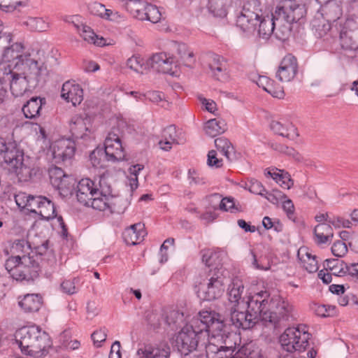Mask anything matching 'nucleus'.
<instances>
[{"instance_id": "1", "label": "nucleus", "mask_w": 358, "mask_h": 358, "mask_svg": "<svg viewBox=\"0 0 358 358\" xmlns=\"http://www.w3.org/2000/svg\"><path fill=\"white\" fill-rule=\"evenodd\" d=\"M104 192L101 180L96 185L90 178H83L77 185L76 196L80 203L102 211L107 215L123 213L126 208L122 203L124 201Z\"/></svg>"}, {"instance_id": "2", "label": "nucleus", "mask_w": 358, "mask_h": 358, "mask_svg": "<svg viewBox=\"0 0 358 358\" xmlns=\"http://www.w3.org/2000/svg\"><path fill=\"white\" fill-rule=\"evenodd\" d=\"M15 338L21 352L35 358L45 356L51 345L49 335L36 326L19 329Z\"/></svg>"}, {"instance_id": "3", "label": "nucleus", "mask_w": 358, "mask_h": 358, "mask_svg": "<svg viewBox=\"0 0 358 358\" xmlns=\"http://www.w3.org/2000/svg\"><path fill=\"white\" fill-rule=\"evenodd\" d=\"M263 299L261 311L262 320L269 322L275 326L282 322L289 321L293 318V306L289 302L279 295L270 297L267 291L256 293Z\"/></svg>"}, {"instance_id": "4", "label": "nucleus", "mask_w": 358, "mask_h": 358, "mask_svg": "<svg viewBox=\"0 0 358 358\" xmlns=\"http://www.w3.org/2000/svg\"><path fill=\"white\" fill-rule=\"evenodd\" d=\"M264 300L258 294L248 298L246 302L248 308L246 312L239 311L236 307H228L225 311V315L230 317V321L236 328L243 329H249L258 322L262 320L261 311Z\"/></svg>"}, {"instance_id": "5", "label": "nucleus", "mask_w": 358, "mask_h": 358, "mask_svg": "<svg viewBox=\"0 0 358 358\" xmlns=\"http://www.w3.org/2000/svg\"><path fill=\"white\" fill-rule=\"evenodd\" d=\"M24 153L15 142L6 143L0 138V162L5 168L20 179L27 180L31 176L30 170L23 164Z\"/></svg>"}, {"instance_id": "6", "label": "nucleus", "mask_w": 358, "mask_h": 358, "mask_svg": "<svg viewBox=\"0 0 358 358\" xmlns=\"http://www.w3.org/2000/svg\"><path fill=\"white\" fill-rule=\"evenodd\" d=\"M10 276L16 280H29L38 275L39 263L33 257L12 256L5 263Z\"/></svg>"}, {"instance_id": "7", "label": "nucleus", "mask_w": 358, "mask_h": 358, "mask_svg": "<svg viewBox=\"0 0 358 358\" xmlns=\"http://www.w3.org/2000/svg\"><path fill=\"white\" fill-rule=\"evenodd\" d=\"M46 71L43 63L36 62V70L31 69V66L27 64H18L17 62L13 66H6L3 71V80L8 82L10 90L15 88L25 87L28 83L27 74L29 73L37 78L40 75Z\"/></svg>"}, {"instance_id": "8", "label": "nucleus", "mask_w": 358, "mask_h": 358, "mask_svg": "<svg viewBox=\"0 0 358 358\" xmlns=\"http://www.w3.org/2000/svg\"><path fill=\"white\" fill-rule=\"evenodd\" d=\"M1 59L3 62L8 63L7 66H13L17 62L18 64H29L31 69L36 70V62L38 60L31 58L28 52H23L24 45L22 42H13V35L11 34V38L2 46Z\"/></svg>"}, {"instance_id": "9", "label": "nucleus", "mask_w": 358, "mask_h": 358, "mask_svg": "<svg viewBox=\"0 0 358 358\" xmlns=\"http://www.w3.org/2000/svg\"><path fill=\"white\" fill-rule=\"evenodd\" d=\"M310 334L304 327H289L280 336L282 348L288 352L304 351L308 345Z\"/></svg>"}, {"instance_id": "10", "label": "nucleus", "mask_w": 358, "mask_h": 358, "mask_svg": "<svg viewBox=\"0 0 358 358\" xmlns=\"http://www.w3.org/2000/svg\"><path fill=\"white\" fill-rule=\"evenodd\" d=\"M199 329L192 324L189 320H185V324L180 327V354L187 355L196 350L199 343L206 345L208 334L200 331Z\"/></svg>"}, {"instance_id": "11", "label": "nucleus", "mask_w": 358, "mask_h": 358, "mask_svg": "<svg viewBox=\"0 0 358 358\" xmlns=\"http://www.w3.org/2000/svg\"><path fill=\"white\" fill-rule=\"evenodd\" d=\"M127 10L139 20H148L157 23L161 20L162 14L158 8L146 1L128 0L125 3Z\"/></svg>"}, {"instance_id": "12", "label": "nucleus", "mask_w": 358, "mask_h": 358, "mask_svg": "<svg viewBox=\"0 0 358 358\" xmlns=\"http://www.w3.org/2000/svg\"><path fill=\"white\" fill-rule=\"evenodd\" d=\"M148 70L151 69L154 72L168 74L173 78L178 77V64L176 60L166 52L153 54L147 60Z\"/></svg>"}, {"instance_id": "13", "label": "nucleus", "mask_w": 358, "mask_h": 358, "mask_svg": "<svg viewBox=\"0 0 358 358\" xmlns=\"http://www.w3.org/2000/svg\"><path fill=\"white\" fill-rule=\"evenodd\" d=\"M210 278L206 286H203L199 292V296L203 300L212 301L220 297L225 289L228 279L218 269L208 275Z\"/></svg>"}, {"instance_id": "14", "label": "nucleus", "mask_w": 358, "mask_h": 358, "mask_svg": "<svg viewBox=\"0 0 358 358\" xmlns=\"http://www.w3.org/2000/svg\"><path fill=\"white\" fill-rule=\"evenodd\" d=\"M281 3L275 10L280 20L285 19V22L294 23L303 19L306 14L304 4L297 3L292 0H285Z\"/></svg>"}, {"instance_id": "15", "label": "nucleus", "mask_w": 358, "mask_h": 358, "mask_svg": "<svg viewBox=\"0 0 358 358\" xmlns=\"http://www.w3.org/2000/svg\"><path fill=\"white\" fill-rule=\"evenodd\" d=\"M251 6L250 2L245 3L236 20L237 26L248 35L255 34L257 30L258 18L260 16L250 9Z\"/></svg>"}, {"instance_id": "16", "label": "nucleus", "mask_w": 358, "mask_h": 358, "mask_svg": "<svg viewBox=\"0 0 358 358\" xmlns=\"http://www.w3.org/2000/svg\"><path fill=\"white\" fill-rule=\"evenodd\" d=\"M29 210L39 215L43 220H49L55 218L56 210L54 203L43 196H35L31 198Z\"/></svg>"}, {"instance_id": "17", "label": "nucleus", "mask_w": 358, "mask_h": 358, "mask_svg": "<svg viewBox=\"0 0 358 358\" xmlns=\"http://www.w3.org/2000/svg\"><path fill=\"white\" fill-rule=\"evenodd\" d=\"M105 158L108 161L116 162L125 159L124 150L120 136L114 132H110L104 142Z\"/></svg>"}, {"instance_id": "18", "label": "nucleus", "mask_w": 358, "mask_h": 358, "mask_svg": "<svg viewBox=\"0 0 358 358\" xmlns=\"http://www.w3.org/2000/svg\"><path fill=\"white\" fill-rule=\"evenodd\" d=\"M194 312L188 309L187 311L180 310V315L182 316H185V320H189L192 325L196 327L200 331H205L207 333L206 330L210 325V323L215 321L217 319L215 317L216 313L213 311L208 310H202L199 313L198 316H193L191 317L192 315L194 314Z\"/></svg>"}, {"instance_id": "19", "label": "nucleus", "mask_w": 358, "mask_h": 358, "mask_svg": "<svg viewBox=\"0 0 358 358\" xmlns=\"http://www.w3.org/2000/svg\"><path fill=\"white\" fill-rule=\"evenodd\" d=\"M297 71L298 64L296 57L288 55L281 61L276 76L279 80L287 83L295 77Z\"/></svg>"}, {"instance_id": "20", "label": "nucleus", "mask_w": 358, "mask_h": 358, "mask_svg": "<svg viewBox=\"0 0 358 358\" xmlns=\"http://www.w3.org/2000/svg\"><path fill=\"white\" fill-rule=\"evenodd\" d=\"M75 151V143L69 139L59 140L55 143L52 147L53 157L63 162L71 159Z\"/></svg>"}, {"instance_id": "21", "label": "nucleus", "mask_w": 358, "mask_h": 358, "mask_svg": "<svg viewBox=\"0 0 358 358\" xmlns=\"http://www.w3.org/2000/svg\"><path fill=\"white\" fill-rule=\"evenodd\" d=\"M168 350L155 343H143L139 345L136 355L139 358H168Z\"/></svg>"}, {"instance_id": "22", "label": "nucleus", "mask_w": 358, "mask_h": 358, "mask_svg": "<svg viewBox=\"0 0 358 358\" xmlns=\"http://www.w3.org/2000/svg\"><path fill=\"white\" fill-rule=\"evenodd\" d=\"M208 202L206 209H211L213 210L220 209L224 211L230 210L234 212L236 209L234 199L231 197H226L222 199L220 194H213L206 198Z\"/></svg>"}, {"instance_id": "23", "label": "nucleus", "mask_w": 358, "mask_h": 358, "mask_svg": "<svg viewBox=\"0 0 358 358\" xmlns=\"http://www.w3.org/2000/svg\"><path fill=\"white\" fill-rule=\"evenodd\" d=\"M87 119L80 115H74L69 123L70 131L75 139H87L90 130L87 126Z\"/></svg>"}, {"instance_id": "24", "label": "nucleus", "mask_w": 358, "mask_h": 358, "mask_svg": "<svg viewBox=\"0 0 358 358\" xmlns=\"http://www.w3.org/2000/svg\"><path fill=\"white\" fill-rule=\"evenodd\" d=\"M211 76L216 80L225 82L229 79L226 62L223 57L214 55L208 64Z\"/></svg>"}, {"instance_id": "25", "label": "nucleus", "mask_w": 358, "mask_h": 358, "mask_svg": "<svg viewBox=\"0 0 358 358\" xmlns=\"http://www.w3.org/2000/svg\"><path fill=\"white\" fill-rule=\"evenodd\" d=\"M20 298H18L19 306L26 313L38 312L43 303V297L38 294H27Z\"/></svg>"}, {"instance_id": "26", "label": "nucleus", "mask_w": 358, "mask_h": 358, "mask_svg": "<svg viewBox=\"0 0 358 358\" xmlns=\"http://www.w3.org/2000/svg\"><path fill=\"white\" fill-rule=\"evenodd\" d=\"M275 28L274 13L271 15L259 16L257 26V32L263 39H268L274 34Z\"/></svg>"}, {"instance_id": "27", "label": "nucleus", "mask_w": 358, "mask_h": 358, "mask_svg": "<svg viewBox=\"0 0 358 358\" xmlns=\"http://www.w3.org/2000/svg\"><path fill=\"white\" fill-rule=\"evenodd\" d=\"M145 235L144 225L136 223L131 225L123 232V238L127 245H136L141 242Z\"/></svg>"}, {"instance_id": "28", "label": "nucleus", "mask_w": 358, "mask_h": 358, "mask_svg": "<svg viewBox=\"0 0 358 358\" xmlns=\"http://www.w3.org/2000/svg\"><path fill=\"white\" fill-rule=\"evenodd\" d=\"M243 291L244 285L242 280L238 278H234L227 289L229 307H237L239 305Z\"/></svg>"}, {"instance_id": "29", "label": "nucleus", "mask_w": 358, "mask_h": 358, "mask_svg": "<svg viewBox=\"0 0 358 358\" xmlns=\"http://www.w3.org/2000/svg\"><path fill=\"white\" fill-rule=\"evenodd\" d=\"M315 241L317 245L331 242L334 236L331 226L327 223H320L314 229Z\"/></svg>"}, {"instance_id": "30", "label": "nucleus", "mask_w": 358, "mask_h": 358, "mask_svg": "<svg viewBox=\"0 0 358 358\" xmlns=\"http://www.w3.org/2000/svg\"><path fill=\"white\" fill-rule=\"evenodd\" d=\"M45 99L41 97H32L22 107V112L26 118L32 119L39 115L42 105Z\"/></svg>"}, {"instance_id": "31", "label": "nucleus", "mask_w": 358, "mask_h": 358, "mask_svg": "<svg viewBox=\"0 0 358 358\" xmlns=\"http://www.w3.org/2000/svg\"><path fill=\"white\" fill-rule=\"evenodd\" d=\"M10 250L15 256L33 257L38 261V257L34 255L30 243L25 239L15 240L12 244Z\"/></svg>"}, {"instance_id": "32", "label": "nucleus", "mask_w": 358, "mask_h": 358, "mask_svg": "<svg viewBox=\"0 0 358 358\" xmlns=\"http://www.w3.org/2000/svg\"><path fill=\"white\" fill-rule=\"evenodd\" d=\"M164 320L169 331H175L176 339L178 340L179 337V332H176L179 327L178 317L179 310L178 307H169L164 310Z\"/></svg>"}, {"instance_id": "33", "label": "nucleus", "mask_w": 358, "mask_h": 358, "mask_svg": "<svg viewBox=\"0 0 358 358\" xmlns=\"http://www.w3.org/2000/svg\"><path fill=\"white\" fill-rule=\"evenodd\" d=\"M266 174L269 175L284 189H289L294 185V180L291 176L284 170L273 169L271 171H268Z\"/></svg>"}, {"instance_id": "34", "label": "nucleus", "mask_w": 358, "mask_h": 358, "mask_svg": "<svg viewBox=\"0 0 358 358\" xmlns=\"http://www.w3.org/2000/svg\"><path fill=\"white\" fill-rule=\"evenodd\" d=\"M204 130L208 136L215 137L227 130V124L222 119H211L206 122Z\"/></svg>"}, {"instance_id": "35", "label": "nucleus", "mask_w": 358, "mask_h": 358, "mask_svg": "<svg viewBox=\"0 0 358 358\" xmlns=\"http://www.w3.org/2000/svg\"><path fill=\"white\" fill-rule=\"evenodd\" d=\"M274 19H275V28L274 30L273 35L275 36L276 38L285 41L286 40L291 33V24L292 22H285V19H280L278 17L276 16V12H274Z\"/></svg>"}, {"instance_id": "36", "label": "nucleus", "mask_w": 358, "mask_h": 358, "mask_svg": "<svg viewBox=\"0 0 358 358\" xmlns=\"http://www.w3.org/2000/svg\"><path fill=\"white\" fill-rule=\"evenodd\" d=\"M127 96H131L138 100H149L154 103H158L162 101L164 95L162 91H145L142 93L141 91H130L127 92Z\"/></svg>"}, {"instance_id": "37", "label": "nucleus", "mask_w": 358, "mask_h": 358, "mask_svg": "<svg viewBox=\"0 0 358 358\" xmlns=\"http://www.w3.org/2000/svg\"><path fill=\"white\" fill-rule=\"evenodd\" d=\"M163 136L164 138V141H160L159 143L160 148L162 150L168 151L171 148L172 144H178V134L176 128L174 125H170L164 129L163 131Z\"/></svg>"}, {"instance_id": "38", "label": "nucleus", "mask_w": 358, "mask_h": 358, "mask_svg": "<svg viewBox=\"0 0 358 358\" xmlns=\"http://www.w3.org/2000/svg\"><path fill=\"white\" fill-rule=\"evenodd\" d=\"M196 64V58L193 50L186 44L180 43V67L192 69Z\"/></svg>"}, {"instance_id": "39", "label": "nucleus", "mask_w": 358, "mask_h": 358, "mask_svg": "<svg viewBox=\"0 0 358 358\" xmlns=\"http://www.w3.org/2000/svg\"><path fill=\"white\" fill-rule=\"evenodd\" d=\"M340 41L341 45L343 49H358V36L357 34L354 31H349L341 32Z\"/></svg>"}, {"instance_id": "40", "label": "nucleus", "mask_w": 358, "mask_h": 358, "mask_svg": "<svg viewBox=\"0 0 358 358\" xmlns=\"http://www.w3.org/2000/svg\"><path fill=\"white\" fill-rule=\"evenodd\" d=\"M215 145L218 151L222 152L226 158L231 161V155L234 154V148L231 143L226 138L220 137L215 140Z\"/></svg>"}, {"instance_id": "41", "label": "nucleus", "mask_w": 358, "mask_h": 358, "mask_svg": "<svg viewBox=\"0 0 358 358\" xmlns=\"http://www.w3.org/2000/svg\"><path fill=\"white\" fill-rule=\"evenodd\" d=\"M230 0H209L208 8L215 15L224 17L227 15V7Z\"/></svg>"}, {"instance_id": "42", "label": "nucleus", "mask_w": 358, "mask_h": 358, "mask_svg": "<svg viewBox=\"0 0 358 358\" xmlns=\"http://www.w3.org/2000/svg\"><path fill=\"white\" fill-rule=\"evenodd\" d=\"M22 24L32 31H44L48 28V24L41 17H29Z\"/></svg>"}, {"instance_id": "43", "label": "nucleus", "mask_w": 358, "mask_h": 358, "mask_svg": "<svg viewBox=\"0 0 358 358\" xmlns=\"http://www.w3.org/2000/svg\"><path fill=\"white\" fill-rule=\"evenodd\" d=\"M271 129L277 134L283 137L290 138V131H294L295 128L292 123L282 124L278 121L273 120L270 124Z\"/></svg>"}, {"instance_id": "44", "label": "nucleus", "mask_w": 358, "mask_h": 358, "mask_svg": "<svg viewBox=\"0 0 358 358\" xmlns=\"http://www.w3.org/2000/svg\"><path fill=\"white\" fill-rule=\"evenodd\" d=\"M80 36L83 39L90 43L101 46L104 44L103 38H99L98 36L94 34L93 30L88 26L81 24Z\"/></svg>"}, {"instance_id": "45", "label": "nucleus", "mask_w": 358, "mask_h": 358, "mask_svg": "<svg viewBox=\"0 0 358 358\" xmlns=\"http://www.w3.org/2000/svg\"><path fill=\"white\" fill-rule=\"evenodd\" d=\"M127 66L139 73H144L148 70L147 61L144 62L143 58L138 56H132L128 59Z\"/></svg>"}, {"instance_id": "46", "label": "nucleus", "mask_w": 358, "mask_h": 358, "mask_svg": "<svg viewBox=\"0 0 358 358\" xmlns=\"http://www.w3.org/2000/svg\"><path fill=\"white\" fill-rule=\"evenodd\" d=\"M75 181L74 180L67 176L64 177L62 180H60V184L58 186H55V188L57 189L59 194L63 196H67L71 195L74 189Z\"/></svg>"}, {"instance_id": "47", "label": "nucleus", "mask_w": 358, "mask_h": 358, "mask_svg": "<svg viewBox=\"0 0 358 358\" xmlns=\"http://www.w3.org/2000/svg\"><path fill=\"white\" fill-rule=\"evenodd\" d=\"M144 166L143 164H137L129 168V176L127 177L129 185L131 192L136 189L138 187V175L139 172L143 170Z\"/></svg>"}, {"instance_id": "48", "label": "nucleus", "mask_w": 358, "mask_h": 358, "mask_svg": "<svg viewBox=\"0 0 358 358\" xmlns=\"http://www.w3.org/2000/svg\"><path fill=\"white\" fill-rule=\"evenodd\" d=\"M226 326L223 323V322L220 319L217 318L215 321L213 322V323H210V325H209V327L206 330L208 334V338L209 337L210 333L212 334L213 336H222L223 337L224 335L226 334Z\"/></svg>"}, {"instance_id": "49", "label": "nucleus", "mask_w": 358, "mask_h": 358, "mask_svg": "<svg viewBox=\"0 0 358 358\" xmlns=\"http://www.w3.org/2000/svg\"><path fill=\"white\" fill-rule=\"evenodd\" d=\"M303 266L309 273H315L318 270L317 261L316 260V256L312 255L309 252H306L305 257L302 256L300 258Z\"/></svg>"}, {"instance_id": "50", "label": "nucleus", "mask_w": 358, "mask_h": 358, "mask_svg": "<svg viewBox=\"0 0 358 358\" xmlns=\"http://www.w3.org/2000/svg\"><path fill=\"white\" fill-rule=\"evenodd\" d=\"M50 180L52 185L55 187L60 184V180H62L64 177L68 175L65 174L64 171L57 166H52L48 170Z\"/></svg>"}, {"instance_id": "51", "label": "nucleus", "mask_w": 358, "mask_h": 358, "mask_svg": "<svg viewBox=\"0 0 358 358\" xmlns=\"http://www.w3.org/2000/svg\"><path fill=\"white\" fill-rule=\"evenodd\" d=\"M80 282L79 278H73L72 280H65L61 284L62 291L69 295L78 292V287L77 285Z\"/></svg>"}, {"instance_id": "52", "label": "nucleus", "mask_w": 358, "mask_h": 358, "mask_svg": "<svg viewBox=\"0 0 358 358\" xmlns=\"http://www.w3.org/2000/svg\"><path fill=\"white\" fill-rule=\"evenodd\" d=\"M273 150L284 154L285 155H287L290 157H292L296 161L301 160V155L300 154L295 150L293 148H289L285 145L283 144H275L272 145Z\"/></svg>"}, {"instance_id": "53", "label": "nucleus", "mask_w": 358, "mask_h": 358, "mask_svg": "<svg viewBox=\"0 0 358 358\" xmlns=\"http://www.w3.org/2000/svg\"><path fill=\"white\" fill-rule=\"evenodd\" d=\"M62 97L76 106L83 100V91H67L66 93L62 94Z\"/></svg>"}, {"instance_id": "54", "label": "nucleus", "mask_w": 358, "mask_h": 358, "mask_svg": "<svg viewBox=\"0 0 358 358\" xmlns=\"http://www.w3.org/2000/svg\"><path fill=\"white\" fill-rule=\"evenodd\" d=\"M315 313L322 317H332L335 315V306L315 304L313 306Z\"/></svg>"}, {"instance_id": "55", "label": "nucleus", "mask_w": 358, "mask_h": 358, "mask_svg": "<svg viewBox=\"0 0 358 358\" xmlns=\"http://www.w3.org/2000/svg\"><path fill=\"white\" fill-rule=\"evenodd\" d=\"M105 157V153L102 149L96 148L90 155V160L94 168L103 167L102 158Z\"/></svg>"}, {"instance_id": "56", "label": "nucleus", "mask_w": 358, "mask_h": 358, "mask_svg": "<svg viewBox=\"0 0 358 358\" xmlns=\"http://www.w3.org/2000/svg\"><path fill=\"white\" fill-rule=\"evenodd\" d=\"M207 165L215 169H219L223 166V160L217 157V151L211 150L208 152Z\"/></svg>"}, {"instance_id": "57", "label": "nucleus", "mask_w": 358, "mask_h": 358, "mask_svg": "<svg viewBox=\"0 0 358 358\" xmlns=\"http://www.w3.org/2000/svg\"><path fill=\"white\" fill-rule=\"evenodd\" d=\"M35 196L27 194L24 192H20L15 196V200L16 204L22 208H27L29 210L30 208L29 203L31 201V198H34Z\"/></svg>"}, {"instance_id": "58", "label": "nucleus", "mask_w": 358, "mask_h": 358, "mask_svg": "<svg viewBox=\"0 0 358 358\" xmlns=\"http://www.w3.org/2000/svg\"><path fill=\"white\" fill-rule=\"evenodd\" d=\"M248 189L250 192L261 196H264L266 191L263 185L255 179H252L248 184Z\"/></svg>"}, {"instance_id": "59", "label": "nucleus", "mask_w": 358, "mask_h": 358, "mask_svg": "<svg viewBox=\"0 0 358 358\" xmlns=\"http://www.w3.org/2000/svg\"><path fill=\"white\" fill-rule=\"evenodd\" d=\"M347 251L348 248L345 243L341 241H336L331 247L332 254L338 257H343Z\"/></svg>"}, {"instance_id": "60", "label": "nucleus", "mask_w": 358, "mask_h": 358, "mask_svg": "<svg viewBox=\"0 0 358 358\" xmlns=\"http://www.w3.org/2000/svg\"><path fill=\"white\" fill-rule=\"evenodd\" d=\"M92 339L97 346H100V344L105 341L107 337L106 329L105 328L100 329L94 331L91 336Z\"/></svg>"}, {"instance_id": "61", "label": "nucleus", "mask_w": 358, "mask_h": 358, "mask_svg": "<svg viewBox=\"0 0 358 358\" xmlns=\"http://www.w3.org/2000/svg\"><path fill=\"white\" fill-rule=\"evenodd\" d=\"M87 87L89 86L86 83H79L75 80H69L63 83L62 90H84Z\"/></svg>"}, {"instance_id": "62", "label": "nucleus", "mask_w": 358, "mask_h": 358, "mask_svg": "<svg viewBox=\"0 0 358 358\" xmlns=\"http://www.w3.org/2000/svg\"><path fill=\"white\" fill-rule=\"evenodd\" d=\"M104 8L105 6L98 2H93L88 5V10H90V12L92 14L97 15L100 17H102Z\"/></svg>"}, {"instance_id": "63", "label": "nucleus", "mask_w": 358, "mask_h": 358, "mask_svg": "<svg viewBox=\"0 0 358 358\" xmlns=\"http://www.w3.org/2000/svg\"><path fill=\"white\" fill-rule=\"evenodd\" d=\"M229 358H263L261 350L258 348L250 351L248 354L237 352Z\"/></svg>"}, {"instance_id": "64", "label": "nucleus", "mask_w": 358, "mask_h": 358, "mask_svg": "<svg viewBox=\"0 0 358 358\" xmlns=\"http://www.w3.org/2000/svg\"><path fill=\"white\" fill-rule=\"evenodd\" d=\"M26 2L22 0H0V7L15 9L20 6H25Z\"/></svg>"}]
</instances>
